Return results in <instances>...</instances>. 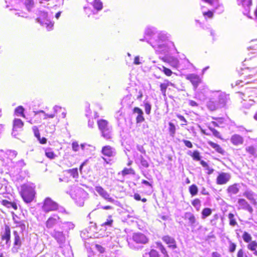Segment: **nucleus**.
I'll list each match as a JSON object with an SVG mask.
<instances>
[{
    "mask_svg": "<svg viewBox=\"0 0 257 257\" xmlns=\"http://www.w3.org/2000/svg\"><path fill=\"white\" fill-rule=\"evenodd\" d=\"M95 248L96 249L99 251L100 253H103L104 252L105 249L102 246L99 244H95Z\"/></svg>",
    "mask_w": 257,
    "mask_h": 257,
    "instance_id": "680f3d73",
    "label": "nucleus"
},
{
    "mask_svg": "<svg viewBox=\"0 0 257 257\" xmlns=\"http://www.w3.org/2000/svg\"><path fill=\"white\" fill-rule=\"evenodd\" d=\"M167 37L166 34L162 33H157L155 39H154L153 41L150 40L148 41V43H149V42H152L156 43L158 42H160V43H165L164 42L167 39Z\"/></svg>",
    "mask_w": 257,
    "mask_h": 257,
    "instance_id": "4be33fe9",
    "label": "nucleus"
},
{
    "mask_svg": "<svg viewBox=\"0 0 257 257\" xmlns=\"http://www.w3.org/2000/svg\"><path fill=\"white\" fill-rule=\"evenodd\" d=\"M13 233L15 237L14 245L19 247L21 245V241L19 234L17 231H14Z\"/></svg>",
    "mask_w": 257,
    "mask_h": 257,
    "instance_id": "7c9ffc66",
    "label": "nucleus"
},
{
    "mask_svg": "<svg viewBox=\"0 0 257 257\" xmlns=\"http://www.w3.org/2000/svg\"><path fill=\"white\" fill-rule=\"evenodd\" d=\"M21 195L24 201L29 203L31 202L35 197V191L33 185H23L22 186Z\"/></svg>",
    "mask_w": 257,
    "mask_h": 257,
    "instance_id": "f03ea898",
    "label": "nucleus"
},
{
    "mask_svg": "<svg viewBox=\"0 0 257 257\" xmlns=\"http://www.w3.org/2000/svg\"><path fill=\"white\" fill-rule=\"evenodd\" d=\"M42 209L45 212H49L57 210L58 209V205L50 198L48 197L44 200Z\"/></svg>",
    "mask_w": 257,
    "mask_h": 257,
    "instance_id": "39448f33",
    "label": "nucleus"
},
{
    "mask_svg": "<svg viewBox=\"0 0 257 257\" xmlns=\"http://www.w3.org/2000/svg\"><path fill=\"white\" fill-rule=\"evenodd\" d=\"M237 2L238 5H241L244 8L245 11V12H244V14L249 11L250 7L251 5V0H237Z\"/></svg>",
    "mask_w": 257,
    "mask_h": 257,
    "instance_id": "5701e85b",
    "label": "nucleus"
},
{
    "mask_svg": "<svg viewBox=\"0 0 257 257\" xmlns=\"http://www.w3.org/2000/svg\"><path fill=\"white\" fill-rule=\"evenodd\" d=\"M93 7L97 11H100L102 8V3L100 0H94L93 4Z\"/></svg>",
    "mask_w": 257,
    "mask_h": 257,
    "instance_id": "a19ab883",
    "label": "nucleus"
},
{
    "mask_svg": "<svg viewBox=\"0 0 257 257\" xmlns=\"http://www.w3.org/2000/svg\"><path fill=\"white\" fill-rule=\"evenodd\" d=\"M238 209L247 210L250 213L253 212V209L248 202L244 199H239L237 201Z\"/></svg>",
    "mask_w": 257,
    "mask_h": 257,
    "instance_id": "ddd939ff",
    "label": "nucleus"
},
{
    "mask_svg": "<svg viewBox=\"0 0 257 257\" xmlns=\"http://www.w3.org/2000/svg\"><path fill=\"white\" fill-rule=\"evenodd\" d=\"M32 129L34 133L35 136L37 139H40V134L39 133V131L38 127L36 126H34L33 127Z\"/></svg>",
    "mask_w": 257,
    "mask_h": 257,
    "instance_id": "13d9d810",
    "label": "nucleus"
},
{
    "mask_svg": "<svg viewBox=\"0 0 257 257\" xmlns=\"http://www.w3.org/2000/svg\"><path fill=\"white\" fill-rule=\"evenodd\" d=\"M192 204L196 209L197 210H199L201 206V201L199 199H194L192 201Z\"/></svg>",
    "mask_w": 257,
    "mask_h": 257,
    "instance_id": "c03bdc74",
    "label": "nucleus"
},
{
    "mask_svg": "<svg viewBox=\"0 0 257 257\" xmlns=\"http://www.w3.org/2000/svg\"><path fill=\"white\" fill-rule=\"evenodd\" d=\"M183 142H184V144L186 147H187L189 148H192L193 146L191 142L189 141L183 140Z\"/></svg>",
    "mask_w": 257,
    "mask_h": 257,
    "instance_id": "69168bd1",
    "label": "nucleus"
},
{
    "mask_svg": "<svg viewBox=\"0 0 257 257\" xmlns=\"http://www.w3.org/2000/svg\"><path fill=\"white\" fill-rule=\"evenodd\" d=\"M157 33L156 29L155 28H148L145 31V38L147 42L150 40L153 41L156 38Z\"/></svg>",
    "mask_w": 257,
    "mask_h": 257,
    "instance_id": "4468645a",
    "label": "nucleus"
},
{
    "mask_svg": "<svg viewBox=\"0 0 257 257\" xmlns=\"http://www.w3.org/2000/svg\"><path fill=\"white\" fill-rule=\"evenodd\" d=\"M24 125L23 121L19 118H16L13 121V131H18V129L22 128Z\"/></svg>",
    "mask_w": 257,
    "mask_h": 257,
    "instance_id": "cd10ccee",
    "label": "nucleus"
},
{
    "mask_svg": "<svg viewBox=\"0 0 257 257\" xmlns=\"http://www.w3.org/2000/svg\"><path fill=\"white\" fill-rule=\"evenodd\" d=\"M159 69L161 70H163V71L164 72V73L167 75V76H170L171 75V74H172V71L170 69H168L165 67H164V66H162L161 68H159Z\"/></svg>",
    "mask_w": 257,
    "mask_h": 257,
    "instance_id": "603ef678",
    "label": "nucleus"
},
{
    "mask_svg": "<svg viewBox=\"0 0 257 257\" xmlns=\"http://www.w3.org/2000/svg\"><path fill=\"white\" fill-rule=\"evenodd\" d=\"M208 144L210 145V146L211 147H212V148H213L214 149H215V150L217 152H218L222 155H223L224 154L225 151H224V150L222 149L221 148V147L219 145H218V144H215L212 142H209L208 143Z\"/></svg>",
    "mask_w": 257,
    "mask_h": 257,
    "instance_id": "c756f323",
    "label": "nucleus"
},
{
    "mask_svg": "<svg viewBox=\"0 0 257 257\" xmlns=\"http://www.w3.org/2000/svg\"><path fill=\"white\" fill-rule=\"evenodd\" d=\"M173 83L169 81L168 80H166L164 83H161L160 84V89L161 92L162 94L165 96H166V92L167 87L169 85L173 86Z\"/></svg>",
    "mask_w": 257,
    "mask_h": 257,
    "instance_id": "c85d7f7f",
    "label": "nucleus"
},
{
    "mask_svg": "<svg viewBox=\"0 0 257 257\" xmlns=\"http://www.w3.org/2000/svg\"><path fill=\"white\" fill-rule=\"evenodd\" d=\"M242 239L245 242H249L251 241V236L248 232L244 231L242 236Z\"/></svg>",
    "mask_w": 257,
    "mask_h": 257,
    "instance_id": "79ce46f5",
    "label": "nucleus"
},
{
    "mask_svg": "<svg viewBox=\"0 0 257 257\" xmlns=\"http://www.w3.org/2000/svg\"><path fill=\"white\" fill-rule=\"evenodd\" d=\"M24 108L22 106H20L17 107L15 109V113L17 114H20L23 117H25V115L24 114Z\"/></svg>",
    "mask_w": 257,
    "mask_h": 257,
    "instance_id": "8fccbe9b",
    "label": "nucleus"
},
{
    "mask_svg": "<svg viewBox=\"0 0 257 257\" xmlns=\"http://www.w3.org/2000/svg\"><path fill=\"white\" fill-rule=\"evenodd\" d=\"M25 6L28 11H30V10L33 8L34 5V1L33 0H26L25 2Z\"/></svg>",
    "mask_w": 257,
    "mask_h": 257,
    "instance_id": "09e8293b",
    "label": "nucleus"
},
{
    "mask_svg": "<svg viewBox=\"0 0 257 257\" xmlns=\"http://www.w3.org/2000/svg\"><path fill=\"white\" fill-rule=\"evenodd\" d=\"M187 80L190 81L192 84L194 90H196L198 85L201 82V79L199 76L195 74H189L186 77Z\"/></svg>",
    "mask_w": 257,
    "mask_h": 257,
    "instance_id": "1a4fd4ad",
    "label": "nucleus"
},
{
    "mask_svg": "<svg viewBox=\"0 0 257 257\" xmlns=\"http://www.w3.org/2000/svg\"><path fill=\"white\" fill-rule=\"evenodd\" d=\"M51 235L55 238L60 245H63L65 242L66 237L63 231L55 229L51 233Z\"/></svg>",
    "mask_w": 257,
    "mask_h": 257,
    "instance_id": "423d86ee",
    "label": "nucleus"
},
{
    "mask_svg": "<svg viewBox=\"0 0 257 257\" xmlns=\"http://www.w3.org/2000/svg\"><path fill=\"white\" fill-rule=\"evenodd\" d=\"M101 136L106 140H109L112 136V127L110 126L101 132Z\"/></svg>",
    "mask_w": 257,
    "mask_h": 257,
    "instance_id": "bb28decb",
    "label": "nucleus"
},
{
    "mask_svg": "<svg viewBox=\"0 0 257 257\" xmlns=\"http://www.w3.org/2000/svg\"><path fill=\"white\" fill-rule=\"evenodd\" d=\"M213 94L217 100V102L219 104V107H221L224 106L226 103V100L225 94L220 92H214Z\"/></svg>",
    "mask_w": 257,
    "mask_h": 257,
    "instance_id": "2eb2a0df",
    "label": "nucleus"
},
{
    "mask_svg": "<svg viewBox=\"0 0 257 257\" xmlns=\"http://www.w3.org/2000/svg\"><path fill=\"white\" fill-rule=\"evenodd\" d=\"M211 213L212 210L210 208H205L203 209L202 211V218L203 219L205 218L206 217L211 215Z\"/></svg>",
    "mask_w": 257,
    "mask_h": 257,
    "instance_id": "ea45409f",
    "label": "nucleus"
},
{
    "mask_svg": "<svg viewBox=\"0 0 257 257\" xmlns=\"http://www.w3.org/2000/svg\"><path fill=\"white\" fill-rule=\"evenodd\" d=\"M68 229H73L74 227V225L71 222H67L65 223Z\"/></svg>",
    "mask_w": 257,
    "mask_h": 257,
    "instance_id": "338daca9",
    "label": "nucleus"
},
{
    "mask_svg": "<svg viewBox=\"0 0 257 257\" xmlns=\"http://www.w3.org/2000/svg\"><path fill=\"white\" fill-rule=\"evenodd\" d=\"M59 222H61L60 217L54 214L48 219L46 222V226L48 228H52Z\"/></svg>",
    "mask_w": 257,
    "mask_h": 257,
    "instance_id": "f8f14e48",
    "label": "nucleus"
},
{
    "mask_svg": "<svg viewBox=\"0 0 257 257\" xmlns=\"http://www.w3.org/2000/svg\"><path fill=\"white\" fill-rule=\"evenodd\" d=\"M239 188L240 185L238 184H234L228 187L227 191L230 195H235L239 192Z\"/></svg>",
    "mask_w": 257,
    "mask_h": 257,
    "instance_id": "b1692460",
    "label": "nucleus"
},
{
    "mask_svg": "<svg viewBox=\"0 0 257 257\" xmlns=\"http://www.w3.org/2000/svg\"><path fill=\"white\" fill-rule=\"evenodd\" d=\"M140 162H141V165L145 168H147L149 167V163L148 162V161L143 157V156H140Z\"/></svg>",
    "mask_w": 257,
    "mask_h": 257,
    "instance_id": "a18cd8bd",
    "label": "nucleus"
},
{
    "mask_svg": "<svg viewBox=\"0 0 257 257\" xmlns=\"http://www.w3.org/2000/svg\"><path fill=\"white\" fill-rule=\"evenodd\" d=\"M246 151L252 155H257V147L249 146L246 148Z\"/></svg>",
    "mask_w": 257,
    "mask_h": 257,
    "instance_id": "4c0bfd02",
    "label": "nucleus"
},
{
    "mask_svg": "<svg viewBox=\"0 0 257 257\" xmlns=\"http://www.w3.org/2000/svg\"><path fill=\"white\" fill-rule=\"evenodd\" d=\"M169 125L170 135L171 136L174 137L176 133V127L175 125L172 122H171L169 123Z\"/></svg>",
    "mask_w": 257,
    "mask_h": 257,
    "instance_id": "37998d69",
    "label": "nucleus"
},
{
    "mask_svg": "<svg viewBox=\"0 0 257 257\" xmlns=\"http://www.w3.org/2000/svg\"><path fill=\"white\" fill-rule=\"evenodd\" d=\"M17 226H19L22 230L25 229L26 226L24 222L22 221L19 222V224H18Z\"/></svg>",
    "mask_w": 257,
    "mask_h": 257,
    "instance_id": "774afa93",
    "label": "nucleus"
},
{
    "mask_svg": "<svg viewBox=\"0 0 257 257\" xmlns=\"http://www.w3.org/2000/svg\"><path fill=\"white\" fill-rule=\"evenodd\" d=\"M162 240L167 244H169V247L172 249H175L177 248L176 241L174 238L169 235H166L163 237Z\"/></svg>",
    "mask_w": 257,
    "mask_h": 257,
    "instance_id": "a211bd4d",
    "label": "nucleus"
},
{
    "mask_svg": "<svg viewBox=\"0 0 257 257\" xmlns=\"http://www.w3.org/2000/svg\"><path fill=\"white\" fill-rule=\"evenodd\" d=\"M243 196L248 199L251 203L254 204L255 203L256 195L250 190H246L243 193Z\"/></svg>",
    "mask_w": 257,
    "mask_h": 257,
    "instance_id": "a878e982",
    "label": "nucleus"
},
{
    "mask_svg": "<svg viewBox=\"0 0 257 257\" xmlns=\"http://www.w3.org/2000/svg\"><path fill=\"white\" fill-rule=\"evenodd\" d=\"M177 116L178 118L180 119V120L184 122V123L182 124V125H186L187 121L183 116L180 114H177Z\"/></svg>",
    "mask_w": 257,
    "mask_h": 257,
    "instance_id": "e2e57ef3",
    "label": "nucleus"
},
{
    "mask_svg": "<svg viewBox=\"0 0 257 257\" xmlns=\"http://www.w3.org/2000/svg\"><path fill=\"white\" fill-rule=\"evenodd\" d=\"M113 223V220L111 218V216L109 215L107 219V220L102 224V226H111Z\"/></svg>",
    "mask_w": 257,
    "mask_h": 257,
    "instance_id": "864d4df0",
    "label": "nucleus"
},
{
    "mask_svg": "<svg viewBox=\"0 0 257 257\" xmlns=\"http://www.w3.org/2000/svg\"><path fill=\"white\" fill-rule=\"evenodd\" d=\"M2 240L6 241V244L9 247L11 245V230L8 225H6L5 229L2 233Z\"/></svg>",
    "mask_w": 257,
    "mask_h": 257,
    "instance_id": "0eeeda50",
    "label": "nucleus"
},
{
    "mask_svg": "<svg viewBox=\"0 0 257 257\" xmlns=\"http://www.w3.org/2000/svg\"><path fill=\"white\" fill-rule=\"evenodd\" d=\"M3 204L8 208L12 207L15 210H17L18 207L17 204L15 202H11L6 200H3Z\"/></svg>",
    "mask_w": 257,
    "mask_h": 257,
    "instance_id": "2f4dec72",
    "label": "nucleus"
},
{
    "mask_svg": "<svg viewBox=\"0 0 257 257\" xmlns=\"http://www.w3.org/2000/svg\"><path fill=\"white\" fill-rule=\"evenodd\" d=\"M66 172L70 174L71 176L74 178H77L78 177V172L77 168H73L72 169H69Z\"/></svg>",
    "mask_w": 257,
    "mask_h": 257,
    "instance_id": "58836bf2",
    "label": "nucleus"
},
{
    "mask_svg": "<svg viewBox=\"0 0 257 257\" xmlns=\"http://www.w3.org/2000/svg\"><path fill=\"white\" fill-rule=\"evenodd\" d=\"M143 257H159V254L157 250L152 249L149 253H146Z\"/></svg>",
    "mask_w": 257,
    "mask_h": 257,
    "instance_id": "e433bc0d",
    "label": "nucleus"
},
{
    "mask_svg": "<svg viewBox=\"0 0 257 257\" xmlns=\"http://www.w3.org/2000/svg\"><path fill=\"white\" fill-rule=\"evenodd\" d=\"M71 196L80 206H83L84 199L86 198L87 193L83 189L78 187H74Z\"/></svg>",
    "mask_w": 257,
    "mask_h": 257,
    "instance_id": "7ed1b4c3",
    "label": "nucleus"
},
{
    "mask_svg": "<svg viewBox=\"0 0 257 257\" xmlns=\"http://www.w3.org/2000/svg\"><path fill=\"white\" fill-rule=\"evenodd\" d=\"M192 157L193 159L196 160L197 161H199L201 159V157L200 156V154L198 151H195L193 152Z\"/></svg>",
    "mask_w": 257,
    "mask_h": 257,
    "instance_id": "6e6d98bb",
    "label": "nucleus"
},
{
    "mask_svg": "<svg viewBox=\"0 0 257 257\" xmlns=\"http://www.w3.org/2000/svg\"><path fill=\"white\" fill-rule=\"evenodd\" d=\"M72 149L74 151L76 152L78 150L79 145L77 142H73L72 144Z\"/></svg>",
    "mask_w": 257,
    "mask_h": 257,
    "instance_id": "0e129e2a",
    "label": "nucleus"
},
{
    "mask_svg": "<svg viewBox=\"0 0 257 257\" xmlns=\"http://www.w3.org/2000/svg\"><path fill=\"white\" fill-rule=\"evenodd\" d=\"M231 176L229 173L222 172L216 178V183L218 185H223L227 183L230 179Z\"/></svg>",
    "mask_w": 257,
    "mask_h": 257,
    "instance_id": "9b49d317",
    "label": "nucleus"
},
{
    "mask_svg": "<svg viewBox=\"0 0 257 257\" xmlns=\"http://www.w3.org/2000/svg\"><path fill=\"white\" fill-rule=\"evenodd\" d=\"M189 192L192 196H195L197 194L198 189L197 186L195 184H193L189 187Z\"/></svg>",
    "mask_w": 257,
    "mask_h": 257,
    "instance_id": "473e14b6",
    "label": "nucleus"
},
{
    "mask_svg": "<svg viewBox=\"0 0 257 257\" xmlns=\"http://www.w3.org/2000/svg\"><path fill=\"white\" fill-rule=\"evenodd\" d=\"M228 217L229 220L230 225L234 226L236 225H237V222L234 218V215L233 214L231 213H229Z\"/></svg>",
    "mask_w": 257,
    "mask_h": 257,
    "instance_id": "c9c22d12",
    "label": "nucleus"
},
{
    "mask_svg": "<svg viewBox=\"0 0 257 257\" xmlns=\"http://www.w3.org/2000/svg\"><path fill=\"white\" fill-rule=\"evenodd\" d=\"M209 130L211 131V132L212 133L213 135L217 137V138H220V133L219 132H218L216 130H215V128L211 127V126H209Z\"/></svg>",
    "mask_w": 257,
    "mask_h": 257,
    "instance_id": "4d7b16f0",
    "label": "nucleus"
},
{
    "mask_svg": "<svg viewBox=\"0 0 257 257\" xmlns=\"http://www.w3.org/2000/svg\"><path fill=\"white\" fill-rule=\"evenodd\" d=\"M45 155L47 158L50 159H54L56 157V155L52 151L51 149H47L45 150Z\"/></svg>",
    "mask_w": 257,
    "mask_h": 257,
    "instance_id": "f704fd0d",
    "label": "nucleus"
},
{
    "mask_svg": "<svg viewBox=\"0 0 257 257\" xmlns=\"http://www.w3.org/2000/svg\"><path fill=\"white\" fill-rule=\"evenodd\" d=\"M149 44L157 53L165 55L167 54L173 48H175L174 43L170 41L165 42V43L162 44L160 43V42L156 43H156L150 42Z\"/></svg>",
    "mask_w": 257,
    "mask_h": 257,
    "instance_id": "f257e3e1",
    "label": "nucleus"
},
{
    "mask_svg": "<svg viewBox=\"0 0 257 257\" xmlns=\"http://www.w3.org/2000/svg\"><path fill=\"white\" fill-rule=\"evenodd\" d=\"M254 101L251 99H249L248 101L244 100V102H243V106L245 108H249L251 106L253 105Z\"/></svg>",
    "mask_w": 257,
    "mask_h": 257,
    "instance_id": "de8ad7c7",
    "label": "nucleus"
},
{
    "mask_svg": "<svg viewBox=\"0 0 257 257\" xmlns=\"http://www.w3.org/2000/svg\"><path fill=\"white\" fill-rule=\"evenodd\" d=\"M95 191L105 200L110 202H114V200L110 197L109 194L102 187L96 186L95 188Z\"/></svg>",
    "mask_w": 257,
    "mask_h": 257,
    "instance_id": "6e6552de",
    "label": "nucleus"
},
{
    "mask_svg": "<svg viewBox=\"0 0 257 257\" xmlns=\"http://www.w3.org/2000/svg\"><path fill=\"white\" fill-rule=\"evenodd\" d=\"M184 218L185 220H188V223L192 228H194L196 224H198L195 216L191 212H186L184 214Z\"/></svg>",
    "mask_w": 257,
    "mask_h": 257,
    "instance_id": "dca6fc26",
    "label": "nucleus"
},
{
    "mask_svg": "<svg viewBox=\"0 0 257 257\" xmlns=\"http://www.w3.org/2000/svg\"><path fill=\"white\" fill-rule=\"evenodd\" d=\"M159 249H160L161 252L165 256H168V255L167 254V251L166 249V248L164 247V246L160 244L159 246Z\"/></svg>",
    "mask_w": 257,
    "mask_h": 257,
    "instance_id": "bf43d9fd",
    "label": "nucleus"
},
{
    "mask_svg": "<svg viewBox=\"0 0 257 257\" xmlns=\"http://www.w3.org/2000/svg\"><path fill=\"white\" fill-rule=\"evenodd\" d=\"M133 240L137 243L146 244L148 242V238L142 233H135L133 235Z\"/></svg>",
    "mask_w": 257,
    "mask_h": 257,
    "instance_id": "9d476101",
    "label": "nucleus"
},
{
    "mask_svg": "<svg viewBox=\"0 0 257 257\" xmlns=\"http://www.w3.org/2000/svg\"><path fill=\"white\" fill-rule=\"evenodd\" d=\"M230 142L235 146L242 145L243 143V138L239 135L235 134L231 136Z\"/></svg>",
    "mask_w": 257,
    "mask_h": 257,
    "instance_id": "412c9836",
    "label": "nucleus"
},
{
    "mask_svg": "<svg viewBox=\"0 0 257 257\" xmlns=\"http://www.w3.org/2000/svg\"><path fill=\"white\" fill-rule=\"evenodd\" d=\"M121 175L123 176L126 175H135V170L132 168H125L122 171H121Z\"/></svg>",
    "mask_w": 257,
    "mask_h": 257,
    "instance_id": "72a5a7b5",
    "label": "nucleus"
},
{
    "mask_svg": "<svg viewBox=\"0 0 257 257\" xmlns=\"http://www.w3.org/2000/svg\"><path fill=\"white\" fill-rule=\"evenodd\" d=\"M133 113H137L136 122L137 123H142L145 120V118L143 116L144 112L143 110L137 107H136L133 109Z\"/></svg>",
    "mask_w": 257,
    "mask_h": 257,
    "instance_id": "6ab92c4d",
    "label": "nucleus"
},
{
    "mask_svg": "<svg viewBox=\"0 0 257 257\" xmlns=\"http://www.w3.org/2000/svg\"><path fill=\"white\" fill-rule=\"evenodd\" d=\"M257 247V242L256 241H251L247 245V248L250 250H255Z\"/></svg>",
    "mask_w": 257,
    "mask_h": 257,
    "instance_id": "49530a36",
    "label": "nucleus"
},
{
    "mask_svg": "<svg viewBox=\"0 0 257 257\" xmlns=\"http://www.w3.org/2000/svg\"><path fill=\"white\" fill-rule=\"evenodd\" d=\"M207 106L208 108L211 111L215 110L218 108L220 107L217 102V100L214 97L213 94L212 95V97L207 102Z\"/></svg>",
    "mask_w": 257,
    "mask_h": 257,
    "instance_id": "f3484780",
    "label": "nucleus"
},
{
    "mask_svg": "<svg viewBox=\"0 0 257 257\" xmlns=\"http://www.w3.org/2000/svg\"><path fill=\"white\" fill-rule=\"evenodd\" d=\"M168 61L174 67H177L179 63L178 59L173 57L168 59Z\"/></svg>",
    "mask_w": 257,
    "mask_h": 257,
    "instance_id": "3c124183",
    "label": "nucleus"
},
{
    "mask_svg": "<svg viewBox=\"0 0 257 257\" xmlns=\"http://www.w3.org/2000/svg\"><path fill=\"white\" fill-rule=\"evenodd\" d=\"M102 153L107 157H113L115 155V149L110 146H106L102 148Z\"/></svg>",
    "mask_w": 257,
    "mask_h": 257,
    "instance_id": "aec40b11",
    "label": "nucleus"
},
{
    "mask_svg": "<svg viewBox=\"0 0 257 257\" xmlns=\"http://www.w3.org/2000/svg\"><path fill=\"white\" fill-rule=\"evenodd\" d=\"M236 246L235 243L230 242L229 248V251L231 252H234L236 249Z\"/></svg>",
    "mask_w": 257,
    "mask_h": 257,
    "instance_id": "052dcab7",
    "label": "nucleus"
},
{
    "mask_svg": "<svg viewBox=\"0 0 257 257\" xmlns=\"http://www.w3.org/2000/svg\"><path fill=\"white\" fill-rule=\"evenodd\" d=\"M97 125L100 132L111 126L107 120L102 119L97 121Z\"/></svg>",
    "mask_w": 257,
    "mask_h": 257,
    "instance_id": "393cba45",
    "label": "nucleus"
},
{
    "mask_svg": "<svg viewBox=\"0 0 257 257\" xmlns=\"http://www.w3.org/2000/svg\"><path fill=\"white\" fill-rule=\"evenodd\" d=\"M39 17L36 19V21L42 26H45L48 31L52 29L53 23L48 19V14L45 12L40 11L39 13Z\"/></svg>",
    "mask_w": 257,
    "mask_h": 257,
    "instance_id": "20e7f679",
    "label": "nucleus"
},
{
    "mask_svg": "<svg viewBox=\"0 0 257 257\" xmlns=\"http://www.w3.org/2000/svg\"><path fill=\"white\" fill-rule=\"evenodd\" d=\"M145 112L147 114H149L151 113V105L148 102L145 103Z\"/></svg>",
    "mask_w": 257,
    "mask_h": 257,
    "instance_id": "5fc2aeb1",
    "label": "nucleus"
}]
</instances>
